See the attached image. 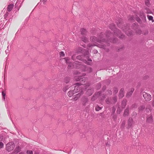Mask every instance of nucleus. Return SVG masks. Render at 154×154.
Returning a JSON list of instances; mask_svg holds the SVG:
<instances>
[{
  "label": "nucleus",
  "mask_w": 154,
  "mask_h": 154,
  "mask_svg": "<svg viewBox=\"0 0 154 154\" xmlns=\"http://www.w3.org/2000/svg\"><path fill=\"white\" fill-rule=\"evenodd\" d=\"M94 52L95 53H97V50H95L94 51Z\"/></svg>",
  "instance_id": "603ef678"
},
{
  "label": "nucleus",
  "mask_w": 154,
  "mask_h": 154,
  "mask_svg": "<svg viewBox=\"0 0 154 154\" xmlns=\"http://www.w3.org/2000/svg\"><path fill=\"white\" fill-rule=\"evenodd\" d=\"M118 92V89L117 88H115L114 89V93L115 94H116Z\"/></svg>",
  "instance_id": "ea45409f"
},
{
  "label": "nucleus",
  "mask_w": 154,
  "mask_h": 154,
  "mask_svg": "<svg viewBox=\"0 0 154 154\" xmlns=\"http://www.w3.org/2000/svg\"><path fill=\"white\" fill-rule=\"evenodd\" d=\"M139 16L141 18L143 22H145L146 21V16L144 13L142 12H140L139 13Z\"/></svg>",
  "instance_id": "ddd939ff"
},
{
  "label": "nucleus",
  "mask_w": 154,
  "mask_h": 154,
  "mask_svg": "<svg viewBox=\"0 0 154 154\" xmlns=\"http://www.w3.org/2000/svg\"><path fill=\"white\" fill-rule=\"evenodd\" d=\"M82 82L83 80H84L85 79V78H82Z\"/></svg>",
  "instance_id": "864d4df0"
},
{
  "label": "nucleus",
  "mask_w": 154,
  "mask_h": 154,
  "mask_svg": "<svg viewBox=\"0 0 154 154\" xmlns=\"http://www.w3.org/2000/svg\"><path fill=\"white\" fill-rule=\"evenodd\" d=\"M68 87L67 86H66L63 88V91H66L68 89Z\"/></svg>",
  "instance_id": "2f4dec72"
},
{
  "label": "nucleus",
  "mask_w": 154,
  "mask_h": 154,
  "mask_svg": "<svg viewBox=\"0 0 154 154\" xmlns=\"http://www.w3.org/2000/svg\"><path fill=\"white\" fill-rule=\"evenodd\" d=\"M26 153L27 154H33V152L31 150H27Z\"/></svg>",
  "instance_id": "e433bc0d"
},
{
  "label": "nucleus",
  "mask_w": 154,
  "mask_h": 154,
  "mask_svg": "<svg viewBox=\"0 0 154 154\" xmlns=\"http://www.w3.org/2000/svg\"><path fill=\"white\" fill-rule=\"evenodd\" d=\"M129 110L128 109H126L124 112V115L125 116H127L128 114Z\"/></svg>",
  "instance_id": "a878e982"
},
{
  "label": "nucleus",
  "mask_w": 154,
  "mask_h": 154,
  "mask_svg": "<svg viewBox=\"0 0 154 154\" xmlns=\"http://www.w3.org/2000/svg\"><path fill=\"white\" fill-rule=\"evenodd\" d=\"M19 154H24V153L22 152H20Z\"/></svg>",
  "instance_id": "5fc2aeb1"
},
{
  "label": "nucleus",
  "mask_w": 154,
  "mask_h": 154,
  "mask_svg": "<svg viewBox=\"0 0 154 154\" xmlns=\"http://www.w3.org/2000/svg\"><path fill=\"white\" fill-rule=\"evenodd\" d=\"M5 93L4 91H2V96L3 99L5 100Z\"/></svg>",
  "instance_id": "c85d7f7f"
},
{
  "label": "nucleus",
  "mask_w": 154,
  "mask_h": 154,
  "mask_svg": "<svg viewBox=\"0 0 154 154\" xmlns=\"http://www.w3.org/2000/svg\"><path fill=\"white\" fill-rule=\"evenodd\" d=\"M109 27L112 30L114 31V34L117 35L120 38H123L124 37V35L121 34L120 31L115 28L114 24H111L109 26Z\"/></svg>",
  "instance_id": "f03ea898"
},
{
  "label": "nucleus",
  "mask_w": 154,
  "mask_h": 154,
  "mask_svg": "<svg viewBox=\"0 0 154 154\" xmlns=\"http://www.w3.org/2000/svg\"><path fill=\"white\" fill-rule=\"evenodd\" d=\"M74 79L76 81H80V80L81 79H82L80 78L79 76H77L75 77Z\"/></svg>",
  "instance_id": "bb28decb"
},
{
  "label": "nucleus",
  "mask_w": 154,
  "mask_h": 154,
  "mask_svg": "<svg viewBox=\"0 0 154 154\" xmlns=\"http://www.w3.org/2000/svg\"><path fill=\"white\" fill-rule=\"evenodd\" d=\"M145 3L146 5V6L149 7L150 5V4H149V0H146L145 1Z\"/></svg>",
  "instance_id": "c756f323"
},
{
  "label": "nucleus",
  "mask_w": 154,
  "mask_h": 154,
  "mask_svg": "<svg viewBox=\"0 0 154 154\" xmlns=\"http://www.w3.org/2000/svg\"><path fill=\"white\" fill-rule=\"evenodd\" d=\"M116 23H117V25L118 26H119V23H118V22H116Z\"/></svg>",
  "instance_id": "3c124183"
},
{
  "label": "nucleus",
  "mask_w": 154,
  "mask_h": 154,
  "mask_svg": "<svg viewBox=\"0 0 154 154\" xmlns=\"http://www.w3.org/2000/svg\"><path fill=\"white\" fill-rule=\"evenodd\" d=\"M85 74H83V76H84L85 75Z\"/></svg>",
  "instance_id": "6e6d98bb"
},
{
  "label": "nucleus",
  "mask_w": 154,
  "mask_h": 154,
  "mask_svg": "<svg viewBox=\"0 0 154 154\" xmlns=\"http://www.w3.org/2000/svg\"><path fill=\"white\" fill-rule=\"evenodd\" d=\"M74 74H79V72L77 71H75L74 72Z\"/></svg>",
  "instance_id": "a18cd8bd"
},
{
  "label": "nucleus",
  "mask_w": 154,
  "mask_h": 154,
  "mask_svg": "<svg viewBox=\"0 0 154 154\" xmlns=\"http://www.w3.org/2000/svg\"><path fill=\"white\" fill-rule=\"evenodd\" d=\"M143 96L146 101H149L151 100V95L145 92L142 93Z\"/></svg>",
  "instance_id": "423d86ee"
},
{
  "label": "nucleus",
  "mask_w": 154,
  "mask_h": 154,
  "mask_svg": "<svg viewBox=\"0 0 154 154\" xmlns=\"http://www.w3.org/2000/svg\"><path fill=\"white\" fill-rule=\"evenodd\" d=\"M152 105L153 106H154V100L152 102Z\"/></svg>",
  "instance_id": "8fccbe9b"
},
{
  "label": "nucleus",
  "mask_w": 154,
  "mask_h": 154,
  "mask_svg": "<svg viewBox=\"0 0 154 154\" xmlns=\"http://www.w3.org/2000/svg\"><path fill=\"white\" fill-rule=\"evenodd\" d=\"M68 79V78H66L65 79V80H64V82H66L67 83V81H65V80H66V79Z\"/></svg>",
  "instance_id": "09e8293b"
},
{
  "label": "nucleus",
  "mask_w": 154,
  "mask_h": 154,
  "mask_svg": "<svg viewBox=\"0 0 154 154\" xmlns=\"http://www.w3.org/2000/svg\"><path fill=\"white\" fill-rule=\"evenodd\" d=\"M96 45V44H94L93 45H92L91 44H89L88 45V48H90L91 47H92Z\"/></svg>",
  "instance_id": "72a5a7b5"
},
{
  "label": "nucleus",
  "mask_w": 154,
  "mask_h": 154,
  "mask_svg": "<svg viewBox=\"0 0 154 154\" xmlns=\"http://www.w3.org/2000/svg\"><path fill=\"white\" fill-rule=\"evenodd\" d=\"M82 104L83 106H85L87 103H88V98L85 97H83L82 98Z\"/></svg>",
  "instance_id": "4468645a"
},
{
  "label": "nucleus",
  "mask_w": 154,
  "mask_h": 154,
  "mask_svg": "<svg viewBox=\"0 0 154 154\" xmlns=\"http://www.w3.org/2000/svg\"><path fill=\"white\" fill-rule=\"evenodd\" d=\"M42 1L43 3H44L45 2H46V0H42Z\"/></svg>",
  "instance_id": "de8ad7c7"
},
{
  "label": "nucleus",
  "mask_w": 154,
  "mask_h": 154,
  "mask_svg": "<svg viewBox=\"0 0 154 154\" xmlns=\"http://www.w3.org/2000/svg\"><path fill=\"white\" fill-rule=\"evenodd\" d=\"M14 147V144L13 142H11L6 145V149L8 151H11L13 150Z\"/></svg>",
  "instance_id": "39448f33"
},
{
  "label": "nucleus",
  "mask_w": 154,
  "mask_h": 154,
  "mask_svg": "<svg viewBox=\"0 0 154 154\" xmlns=\"http://www.w3.org/2000/svg\"><path fill=\"white\" fill-rule=\"evenodd\" d=\"M113 100H114V102L115 103L117 101V98L116 97H115L113 98Z\"/></svg>",
  "instance_id": "c03bdc74"
},
{
  "label": "nucleus",
  "mask_w": 154,
  "mask_h": 154,
  "mask_svg": "<svg viewBox=\"0 0 154 154\" xmlns=\"http://www.w3.org/2000/svg\"><path fill=\"white\" fill-rule=\"evenodd\" d=\"M89 53L88 52H87L86 54L85 55L84 57H86V59L88 60V61L91 62L92 61L91 60V59H89Z\"/></svg>",
  "instance_id": "a211bd4d"
},
{
  "label": "nucleus",
  "mask_w": 154,
  "mask_h": 154,
  "mask_svg": "<svg viewBox=\"0 0 154 154\" xmlns=\"http://www.w3.org/2000/svg\"><path fill=\"white\" fill-rule=\"evenodd\" d=\"M144 11L147 14H150L151 13V11L148 8H146L145 10Z\"/></svg>",
  "instance_id": "4be33fe9"
},
{
  "label": "nucleus",
  "mask_w": 154,
  "mask_h": 154,
  "mask_svg": "<svg viewBox=\"0 0 154 154\" xmlns=\"http://www.w3.org/2000/svg\"><path fill=\"white\" fill-rule=\"evenodd\" d=\"M60 55L61 57H64L65 56V54L63 51H61L60 53Z\"/></svg>",
  "instance_id": "f704fd0d"
},
{
  "label": "nucleus",
  "mask_w": 154,
  "mask_h": 154,
  "mask_svg": "<svg viewBox=\"0 0 154 154\" xmlns=\"http://www.w3.org/2000/svg\"><path fill=\"white\" fill-rule=\"evenodd\" d=\"M92 94V93H91V94H90L89 95H91V94Z\"/></svg>",
  "instance_id": "13d9d810"
},
{
  "label": "nucleus",
  "mask_w": 154,
  "mask_h": 154,
  "mask_svg": "<svg viewBox=\"0 0 154 154\" xmlns=\"http://www.w3.org/2000/svg\"><path fill=\"white\" fill-rule=\"evenodd\" d=\"M147 17L149 20H151L152 22H154V20H153V17L151 16L147 15Z\"/></svg>",
  "instance_id": "cd10ccee"
},
{
  "label": "nucleus",
  "mask_w": 154,
  "mask_h": 154,
  "mask_svg": "<svg viewBox=\"0 0 154 154\" xmlns=\"http://www.w3.org/2000/svg\"><path fill=\"white\" fill-rule=\"evenodd\" d=\"M112 34L109 31H107L106 32V36L108 37H109V35H111Z\"/></svg>",
  "instance_id": "7c9ffc66"
},
{
  "label": "nucleus",
  "mask_w": 154,
  "mask_h": 154,
  "mask_svg": "<svg viewBox=\"0 0 154 154\" xmlns=\"http://www.w3.org/2000/svg\"><path fill=\"white\" fill-rule=\"evenodd\" d=\"M125 125V121H123L121 124V127L122 128H123Z\"/></svg>",
  "instance_id": "393cba45"
},
{
  "label": "nucleus",
  "mask_w": 154,
  "mask_h": 154,
  "mask_svg": "<svg viewBox=\"0 0 154 154\" xmlns=\"http://www.w3.org/2000/svg\"><path fill=\"white\" fill-rule=\"evenodd\" d=\"M126 100H123L122 102V107L123 108H125L126 105Z\"/></svg>",
  "instance_id": "412c9836"
},
{
  "label": "nucleus",
  "mask_w": 154,
  "mask_h": 154,
  "mask_svg": "<svg viewBox=\"0 0 154 154\" xmlns=\"http://www.w3.org/2000/svg\"><path fill=\"white\" fill-rule=\"evenodd\" d=\"M76 58H77V59H78L79 60H82V57L81 56H77V57Z\"/></svg>",
  "instance_id": "c9c22d12"
},
{
  "label": "nucleus",
  "mask_w": 154,
  "mask_h": 154,
  "mask_svg": "<svg viewBox=\"0 0 154 154\" xmlns=\"http://www.w3.org/2000/svg\"><path fill=\"white\" fill-rule=\"evenodd\" d=\"M4 144L3 143L0 142V148H2L3 147Z\"/></svg>",
  "instance_id": "a19ab883"
},
{
  "label": "nucleus",
  "mask_w": 154,
  "mask_h": 154,
  "mask_svg": "<svg viewBox=\"0 0 154 154\" xmlns=\"http://www.w3.org/2000/svg\"><path fill=\"white\" fill-rule=\"evenodd\" d=\"M14 5L13 4H10L8 6L7 10L8 11H10L13 8Z\"/></svg>",
  "instance_id": "f3484780"
},
{
  "label": "nucleus",
  "mask_w": 154,
  "mask_h": 154,
  "mask_svg": "<svg viewBox=\"0 0 154 154\" xmlns=\"http://www.w3.org/2000/svg\"><path fill=\"white\" fill-rule=\"evenodd\" d=\"M133 119L131 118H129L128 121V128L131 127L134 124Z\"/></svg>",
  "instance_id": "1a4fd4ad"
},
{
  "label": "nucleus",
  "mask_w": 154,
  "mask_h": 154,
  "mask_svg": "<svg viewBox=\"0 0 154 154\" xmlns=\"http://www.w3.org/2000/svg\"><path fill=\"white\" fill-rule=\"evenodd\" d=\"M75 55H73L72 57V60H74V57H75Z\"/></svg>",
  "instance_id": "49530a36"
},
{
  "label": "nucleus",
  "mask_w": 154,
  "mask_h": 154,
  "mask_svg": "<svg viewBox=\"0 0 154 154\" xmlns=\"http://www.w3.org/2000/svg\"><path fill=\"white\" fill-rule=\"evenodd\" d=\"M102 36L103 34L102 33H100L99 35V38H97L95 36H91L90 38V41L94 43H96L97 42L100 43L104 41V40L102 39Z\"/></svg>",
  "instance_id": "7ed1b4c3"
},
{
  "label": "nucleus",
  "mask_w": 154,
  "mask_h": 154,
  "mask_svg": "<svg viewBox=\"0 0 154 154\" xmlns=\"http://www.w3.org/2000/svg\"><path fill=\"white\" fill-rule=\"evenodd\" d=\"M136 32L137 33L139 34H140L141 32V30L139 29H137V30H136Z\"/></svg>",
  "instance_id": "4c0bfd02"
},
{
  "label": "nucleus",
  "mask_w": 154,
  "mask_h": 154,
  "mask_svg": "<svg viewBox=\"0 0 154 154\" xmlns=\"http://www.w3.org/2000/svg\"><path fill=\"white\" fill-rule=\"evenodd\" d=\"M123 29L125 32L126 34H127L128 35H132V32L128 27H127L125 29H124V28H123Z\"/></svg>",
  "instance_id": "9d476101"
},
{
  "label": "nucleus",
  "mask_w": 154,
  "mask_h": 154,
  "mask_svg": "<svg viewBox=\"0 0 154 154\" xmlns=\"http://www.w3.org/2000/svg\"><path fill=\"white\" fill-rule=\"evenodd\" d=\"M21 0H18L15 4V6H17V5H18V4H19V2H21Z\"/></svg>",
  "instance_id": "79ce46f5"
},
{
  "label": "nucleus",
  "mask_w": 154,
  "mask_h": 154,
  "mask_svg": "<svg viewBox=\"0 0 154 154\" xmlns=\"http://www.w3.org/2000/svg\"><path fill=\"white\" fill-rule=\"evenodd\" d=\"M125 91L124 88H122L119 92V97L120 98H122L124 96Z\"/></svg>",
  "instance_id": "f8f14e48"
},
{
  "label": "nucleus",
  "mask_w": 154,
  "mask_h": 154,
  "mask_svg": "<svg viewBox=\"0 0 154 154\" xmlns=\"http://www.w3.org/2000/svg\"><path fill=\"white\" fill-rule=\"evenodd\" d=\"M66 63L68 64V68L69 69L72 68L73 67H78L79 66V67L81 68L83 71H87L88 72H91L92 69L90 67H86L85 66L81 65L80 63L76 61L74 64L73 65L70 62V60L68 57L64 58Z\"/></svg>",
  "instance_id": "f257e3e1"
},
{
  "label": "nucleus",
  "mask_w": 154,
  "mask_h": 154,
  "mask_svg": "<svg viewBox=\"0 0 154 154\" xmlns=\"http://www.w3.org/2000/svg\"><path fill=\"white\" fill-rule=\"evenodd\" d=\"M83 60V61L85 63L87 64H88V65H90V63L88 62V61H87L86 60Z\"/></svg>",
  "instance_id": "37998d69"
},
{
  "label": "nucleus",
  "mask_w": 154,
  "mask_h": 154,
  "mask_svg": "<svg viewBox=\"0 0 154 154\" xmlns=\"http://www.w3.org/2000/svg\"><path fill=\"white\" fill-rule=\"evenodd\" d=\"M145 108V107L144 106H141L138 108V110L140 111H141L144 109Z\"/></svg>",
  "instance_id": "5701e85b"
},
{
  "label": "nucleus",
  "mask_w": 154,
  "mask_h": 154,
  "mask_svg": "<svg viewBox=\"0 0 154 154\" xmlns=\"http://www.w3.org/2000/svg\"><path fill=\"white\" fill-rule=\"evenodd\" d=\"M75 93L73 92V90L70 91L68 92V95L69 96L71 97Z\"/></svg>",
  "instance_id": "6ab92c4d"
},
{
  "label": "nucleus",
  "mask_w": 154,
  "mask_h": 154,
  "mask_svg": "<svg viewBox=\"0 0 154 154\" xmlns=\"http://www.w3.org/2000/svg\"><path fill=\"white\" fill-rule=\"evenodd\" d=\"M83 94V91L82 90L79 93H78V94L75 95L74 96V98H73L74 101H76L78 100L81 96Z\"/></svg>",
  "instance_id": "6e6552de"
},
{
  "label": "nucleus",
  "mask_w": 154,
  "mask_h": 154,
  "mask_svg": "<svg viewBox=\"0 0 154 154\" xmlns=\"http://www.w3.org/2000/svg\"><path fill=\"white\" fill-rule=\"evenodd\" d=\"M80 31L81 34L82 35H86L87 33V31L86 30L83 28L81 29L80 30Z\"/></svg>",
  "instance_id": "dca6fc26"
},
{
  "label": "nucleus",
  "mask_w": 154,
  "mask_h": 154,
  "mask_svg": "<svg viewBox=\"0 0 154 154\" xmlns=\"http://www.w3.org/2000/svg\"><path fill=\"white\" fill-rule=\"evenodd\" d=\"M15 150V152H16V153H17L20 151L21 148L19 147V146H18L16 147Z\"/></svg>",
  "instance_id": "aec40b11"
},
{
  "label": "nucleus",
  "mask_w": 154,
  "mask_h": 154,
  "mask_svg": "<svg viewBox=\"0 0 154 154\" xmlns=\"http://www.w3.org/2000/svg\"><path fill=\"white\" fill-rule=\"evenodd\" d=\"M65 81H66L67 82H68V80L67 81V80H66Z\"/></svg>",
  "instance_id": "4d7b16f0"
},
{
  "label": "nucleus",
  "mask_w": 154,
  "mask_h": 154,
  "mask_svg": "<svg viewBox=\"0 0 154 154\" xmlns=\"http://www.w3.org/2000/svg\"><path fill=\"white\" fill-rule=\"evenodd\" d=\"M134 91V89L132 88L131 89V90L128 91L126 95V97H130L132 95L133 92Z\"/></svg>",
  "instance_id": "2eb2a0df"
},
{
  "label": "nucleus",
  "mask_w": 154,
  "mask_h": 154,
  "mask_svg": "<svg viewBox=\"0 0 154 154\" xmlns=\"http://www.w3.org/2000/svg\"><path fill=\"white\" fill-rule=\"evenodd\" d=\"M135 18L138 22H140L141 21L140 19L139 18H137L136 17H135L133 15H130L128 17V19L129 20L132 21Z\"/></svg>",
  "instance_id": "9b49d317"
},
{
  "label": "nucleus",
  "mask_w": 154,
  "mask_h": 154,
  "mask_svg": "<svg viewBox=\"0 0 154 154\" xmlns=\"http://www.w3.org/2000/svg\"><path fill=\"white\" fill-rule=\"evenodd\" d=\"M101 108L98 106H97L95 108V110L96 111H98L100 110Z\"/></svg>",
  "instance_id": "473e14b6"
},
{
  "label": "nucleus",
  "mask_w": 154,
  "mask_h": 154,
  "mask_svg": "<svg viewBox=\"0 0 154 154\" xmlns=\"http://www.w3.org/2000/svg\"><path fill=\"white\" fill-rule=\"evenodd\" d=\"M85 84L83 82L77 83L75 84V86L74 87V89L73 90V92L75 93L79 92H80L82 90L83 91L82 87L80 86L81 85H84Z\"/></svg>",
  "instance_id": "20e7f679"
},
{
  "label": "nucleus",
  "mask_w": 154,
  "mask_h": 154,
  "mask_svg": "<svg viewBox=\"0 0 154 154\" xmlns=\"http://www.w3.org/2000/svg\"><path fill=\"white\" fill-rule=\"evenodd\" d=\"M153 122V116L152 115H149L146 117V122L149 124H152Z\"/></svg>",
  "instance_id": "0eeeda50"
},
{
  "label": "nucleus",
  "mask_w": 154,
  "mask_h": 154,
  "mask_svg": "<svg viewBox=\"0 0 154 154\" xmlns=\"http://www.w3.org/2000/svg\"><path fill=\"white\" fill-rule=\"evenodd\" d=\"M7 49L5 51V52L6 54H7L10 51L9 50V46L7 47Z\"/></svg>",
  "instance_id": "58836bf2"
},
{
  "label": "nucleus",
  "mask_w": 154,
  "mask_h": 154,
  "mask_svg": "<svg viewBox=\"0 0 154 154\" xmlns=\"http://www.w3.org/2000/svg\"><path fill=\"white\" fill-rule=\"evenodd\" d=\"M82 40L85 42H86L88 41V39L85 37L82 38Z\"/></svg>",
  "instance_id": "b1692460"
}]
</instances>
